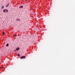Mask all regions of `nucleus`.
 I'll use <instances>...</instances> for the list:
<instances>
[{
	"instance_id": "obj_1",
	"label": "nucleus",
	"mask_w": 75,
	"mask_h": 75,
	"mask_svg": "<svg viewBox=\"0 0 75 75\" xmlns=\"http://www.w3.org/2000/svg\"><path fill=\"white\" fill-rule=\"evenodd\" d=\"M4 13H6V12H8V10L7 9H4L3 10Z\"/></svg>"
},
{
	"instance_id": "obj_2",
	"label": "nucleus",
	"mask_w": 75,
	"mask_h": 75,
	"mask_svg": "<svg viewBox=\"0 0 75 75\" xmlns=\"http://www.w3.org/2000/svg\"><path fill=\"white\" fill-rule=\"evenodd\" d=\"M26 58V57L25 56H22L21 57V59H23V58Z\"/></svg>"
},
{
	"instance_id": "obj_3",
	"label": "nucleus",
	"mask_w": 75,
	"mask_h": 75,
	"mask_svg": "<svg viewBox=\"0 0 75 75\" xmlns=\"http://www.w3.org/2000/svg\"><path fill=\"white\" fill-rule=\"evenodd\" d=\"M9 5H10V4H8L6 5L5 6V7H8V6H9Z\"/></svg>"
},
{
	"instance_id": "obj_4",
	"label": "nucleus",
	"mask_w": 75,
	"mask_h": 75,
	"mask_svg": "<svg viewBox=\"0 0 75 75\" xmlns=\"http://www.w3.org/2000/svg\"><path fill=\"white\" fill-rule=\"evenodd\" d=\"M20 50V48L19 47H18L16 49V51H18V50Z\"/></svg>"
},
{
	"instance_id": "obj_5",
	"label": "nucleus",
	"mask_w": 75,
	"mask_h": 75,
	"mask_svg": "<svg viewBox=\"0 0 75 75\" xmlns=\"http://www.w3.org/2000/svg\"><path fill=\"white\" fill-rule=\"evenodd\" d=\"M19 8H23V6H20V7H19Z\"/></svg>"
},
{
	"instance_id": "obj_6",
	"label": "nucleus",
	"mask_w": 75,
	"mask_h": 75,
	"mask_svg": "<svg viewBox=\"0 0 75 75\" xmlns=\"http://www.w3.org/2000/svg\"><path fill=\"white\" fill-rule=\"evenodd\" d=\"M13 37H17V35L16 34L14 35H13Z\"/></svg>"
},
{
	"instance_id": "obj_7",
	"label": "nucleus",
	"mask_w": 75,
	"mask_h": 75,
	"mask_svg": "<svg viewBox=\"0 0 75 75\" xmlns=\"http://www.w3.org/2000/svg\"><path fill=\"white\" fill-rule=\"evenodd\" d=\"M16 20L17 21H20V19H19V18L17 19Z\"/></svg>"
},
{
	"instance_id": "obj_8",
	"label": "nucleus",
	"mask_w": 75,
	"mask_h": 75,
	"mask_svg": "<svg viewBox=\"0 0 75 75\" xmlns=\"http://www.w3.org/2000/svg\"><path fill=\"white\" fill-rule=\"evenodd\" d=\"M6 46H7V47H8V44L7 43L6 45Z\"/></svg>"
},
{
	"instance_id": "obj_9",
	"label": "nucleus",
	"mask_w": 75,
	"mask_h": 75,
	"mask_svg": "<svg viewBox=\"0 0 75 75\" xmlns=\"http://www.w3.org/2000/svg\"><path fill=\"white\" fill-rule=\"evenodd\" d=\"M17 56H18V57H20V54H17Z\"/></svg>"
},
{
	"instance_id": "obj_10",
	"label": "nucleus",
	"mask_w": 75,
	"mask_h": 75,
	"mask_svg": "<svg viewBox=\"0 0 75 75\" xmlns=\"http://www.w3.org/2000/svg\"><path fill=\"white\" fill-rule=\"evenodd\" d=\"M4 6H3L1 8L3 9V8H4Z\"/></svg>"
},
{
	"instance_id": "obj_11",
	"label": "nucleus",
	"mask_w": 75,
	"mask_h": 75,
	"mask_svg": "<svg viewBox=\"0 0 75 75\" xmlns=\"http://www.w3.org/2000/svg\"><path fill=\"white\" fill-rule=\"evenodd\" d=\"M3 35H4V34H5L4 32H3Z\"/></svg>"
},
{
	"instance_id": "obj_12",
	"label": "nucleus",
	"mask_w": 75,
	"mask_h": 75,
	"mask_svg": "<svg viewBox=\"0 0 75 75\" xmlns=\"http://www.w3.org/2000/svg\"><path fill=\"white\" fill-rule=\"evenodd\" d=\"M25 0V1H27V0Z\"/></svg>"
}]
</instances>
